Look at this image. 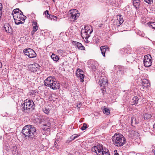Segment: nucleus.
<instances>
[{"mask_svg":"<svg viewBox=\"0 0 155 155\" xmlns=\"http://www.w3.org/2000/svg\"><path fill=\"white\" fill-rule=\"evenodd\" d=\"M24 52L26 55L30 58H35L36 56V54L35 51L30 48L25 50Z\"/></svg>","mask_w":155,"mask_h":155,"instance_id":"6e6552de","label":"nucleus"},{"mask_svg":"<svg viewBox=\"0 0 155 155\" xmlns=\"http://www.w3.org/2000/svg\"><path fill=\"white\" fill-rule=\"evenodd\" d=\"M5 31L10 33L12 31V28L9 24H5L4 27Z\"/></svg>","mask_w":155,"mask_h":155,"instance_id":"f3484780","label":"nucleus"},{"mask_svg":"<svg viewBox=\"0 0 155 155\" xmlns=\"http://www.w3.org/2000/svg\"><path fill=\"white\" fill-rule=\"evenodd\" d=\"M35 101L37 102L36 103H37L38 104L39 103V102L40 101H41L42 100V99L41 98L40 96H36L35 97Z\"/></svg>","mask_w":155,"mask_h":155,"instance_id":"7c9ffc66","label":"nucleus"},{"mask_svg":"<svg viewBox=\"0 0 155 155\" xmlns=\"http://www.w3.org/2000/svg\"><path fill=\"white\" fill-rule=\"evenodd\" d=\"M144 1L149 4H151L153 2L152 0H144Z\"/></svg>","mask_w":155,"mask_h":155,"instance_id":"58836bf2","label":"nucleus"},{"mask_svg":"<svg viewBox=\"0 0 155 155\" xmlns=\"http://www.w3.org/2000/svg\"><path fill=\"white\" fill-rule=\"evenodd\" d=\"M87 127V124L86 123H84L83 126L81 127V129L82 130H85Z\"/></svg>","mask_w":155,"mask_h":155,"instance_id":"f704fd0d","label":"nucleus"},{"mask_svg":"<svg viewBox=\"0 0 155 155\" xmlns=\"http://www.w3.org/2000/svg\"><path fill=\"white\" fill-rule=\"evenodd\" d=\"M52 20H53L54 21H56L57 19V18L56 16L54 15V16L53 17V18H52Z\"/></svg>","mask_w":155,"mask_h":155,"instance_id":"a18cd8bd","label":"nucleus"},{"mask_svg":"<svg viewBox=\"0 0 155 155\" xmlns=\"http://www.w3.org/2000/svg\"><path fill=\"white\" fill-rule=\"evenodd\" d=\"M53 0V1L54 2V0Z\"/></svg>","mask_w":155,"mask_h":155,"instance_id":"680f3d73","label":"nucleus"},{"mask_svg":"<svg viewBox=\"0 0 155 155\" xmlns=\"http://www.w3.org/2000/svg\"><path fill=\"white\" fill-rule=\"evenodd\" d=\"M112 139L114 145L118 147L123 146L126 142L125 138L120 134L115 133Z\"/></svg>","mask_w":155,"mask_h":155,"instance_id":"7ed1b4c3","label":"nucleus"},{"mask_svg":"<svg viewBox=\"0 0 155 155\" xmlns=\"http://www.w3.org/2000/svg\"><path fill=\"white\" fill-rule=\"evenodd\" d=\"M12 149L13 154L14 155H18V151L16 150L17 149V147L15 145L13 146Z\"/></svg>","mask_w":155,"mask_h":155,"instance_id":"412c9836","label":"nucleus"},{"mask_svg":"<svg viewBox=\"0 0 155 155\" xmlns=\"http://www.w3.org/2000/svg\"><path fill=\"white\" fill-rule=\"evenodd\" d=\"M99 84L100 86L101 89L102 91L103 94L104 93L105 87L107 84V80L106 77L101 76L100 78Z\"/></svg>","mask_w":155,"mask_h":155,"instance_id":"39448f33","label":"nucleus"},{"mask_svg":"<svg viewBox=\"0 0 155 155\" xmlns=\"http://www.w3.org/2000/svg\"><path fill=\"white\" fill-rule=\"evenodd\" d=\"M99 155H110L109 151L107 149H103L102 150L101 153L99 154Z\"/></svg>","mask_w":155,"mask_h":155,"instance_id":"6ab92c4d","label":"nucleus"},{"mask_svg":"<svg viewBox=\"0 0 155 155\" xmlns=\"http://www.w3.org/2000/svg\"><path fill=\"white\" fill-rule=\"evenodd\" d=\"M142 86L147 87L150 85V83L149 81L146 79H143L142 80V83L141 84Z\"/></svg>","mask_w":155,"mask_h":155,"instance_id":"4468645a","label":"nucleus"},{"mask_svg":"<svg viewBox=\"0 0 155 155\" xmlns=\"http://www.w3.org/2000/svg\"><path fill=\"white\" fill-rule=\"evenodd\" d=\"M103 112L104 114L107 115H108L110 113V111L109 109L105 107H104L103 109Z\"/></svg>","mask_w":155,"mask_h":155,"instance_id":"c756f323","label":"nucleus"},{"mask_svg":"<svg viewBox=\"0 0 155 155\" xmlns=\"http://www.w3.org/2000/svg\"><path fill=\"white\" fill-rule=\"evenodd\" d=\"M40 67V65L37 63L31 64L29 66V69L31 71L33 72H35L39 69Z\"/></svg>","mask_w":155,"mask_h":155,"instance_id":"9d476101","label":"nucleus"},{"mask_svg":"<svg viewBox=\"0 0 155 155\" xmlns=\"http://www.w3.org/2000/svg\"><path fill=\"white\" fill-rule=\"evenodd\" d=\"M17 18L18 19L21 20L23 21L25 20L26 18V16L23 14H20L19 15H17Z\"/></svg>","mask_w":155,"mask_h":155,"instance_id":"393cba45","label":"nucleus"},{"mask_svg":"<svg viewBox=\"0 0 155 155\" xmlns=\"http://www.w3.org/2000/svg\"><path fill=\"white\" fill-rule=\"evenodd\" d=\"M23 103L24 106L21 109L23 113H26L28 115L31 114L35 108L34 102L30 99H27Z\"/></svg>","mask_w":155,"mask_h":155,"instance_id":"f03ea898","label":"nucleus"},{"mask_svg":"<svg viewBox=\"0 0 155 155\" xmlns=\"http://www.w3.org/2000/svg\"><path fill=\"white\" fill-rule=\"evenodd\" d=\"M93 31V29H92L91 26L90 25H88L86 27H84V29L81 30V34L84 38L86 39H87L90 36V34Z\"/></svg>","mask_w":155,"mask_h":155,"instance_id":"20e7f679","label":"nucleus"},{"mask_svg":"<svg viewBox=\"0 0 155 155\" xmlns=\"http://www.w3.org/2000/svg\"><path fill=\"white\" fill-rule=\"evenodd\" d=\"M97 62L94 61L92 64H91V68L94 71H95L97 69Z\"/></svg>","mask_w":155,"mask_h":155,"instance_id":"4be33fe9","label":"nucleus"},{"mask_svg":"<svg viewBox=\"0 0 155 155\" xmlns=\"http://www.w3.org/2000/svg\"><path fill=\"white\" fill-rule=\"evenodd\" d=\"M72 44L74 45H75L76 47L79 49L84 50H85V48L82 44L79 42L76 41H73Z\"/></svg>","mask_w":155,"mask_h":155,"instance_id":"f8f14e48","label":"nucleus"},{"mask_svg":"<svg viewBox=\"0 0 155 155\" xmlns=\"http://www.w3.org/2000/svg\"><path fill=\"white\" fill-rule=\"evenodd\" d=\"M70 138L71 139V140H74V139L73 135L70 137Z\"/></svg>","mask_w":155,"mask_h":155,"instance_id":"09e8293b","label":"nucleus"},{"mask_svg":"<svg viewBox=\"0 0 155 155\" xmlns=\"http://www.w3.org/2000/svg\"><path fill=\"white\" fill-rule=\"evenodd\" d=\"M147 24L150 27H151L153 29H155V22H149L147 23Z\"/></svg>","mask_w":155,"mask_h":155,"instance_id":"c85d7f7f","label":"nucleus"},{"mask_svg":"<svg viewBox=\"0 0 155 155\" xmlns=\"http://www.w3.org/2000/svg\"><path fill=\"white\" fill-rule=\"evenodd\" d=\"M2 67V63L1 62H0V68H1Z\"/></svg>","mask_w":155,"mask_h":155,"instance_id":"5fc2aeb1","label":"nucleus"},{"mask_svg":"<svg viewBox=\"0 0 155 155\" xmlns=\"http://www.w3.org/2000/svg\"><path fill=\"white\" fill-rule=\"evenodd\" d=\"M43 111L46 114H48L50 110L48 108L45 107L43 109Z\"/></svg>","mask_w":155,"mask_h":155,"instance_id":"72a5a7b5","label":"nucleus"},{"mask_svg":"<svg viewBox=\"0 0 155 155\" xmlns=\"http://www.w3.org/2000/svg\"><path fill=\"white\" fill-rule=\"evenodd\" d=\"M54 16V15H49V16H48V18L49 19H51V20H52L53 17Z\"/></svg>","mask_w":155,"mask_h":155,"instance_id":"a19ab883","label":"nucleus"},{"mask_svg":"<svg viewBox=\"0 0 155 155\" xmlns=\"http://www.w3.org/2000/svg\"><path fill=\"white\" fill-rule=\"evenodd\" d=\"M69 13L71 21H74L79 16V13L78 12V11L76 9L70 10Z\"/></svg>","mask_w":155,"mask_h":155,"instance_id":"423d86ee","label":"nucleus"},{"mask_svg":"<svg viewBox=\"0 0 155 155\" xmlns=\"http://www.w3.org/2000/svg\"><path fill=\"white\" fill-rule=\"evenodd\" d=\"M131 123L132 124L135 123V124H137L138 123L137 118L136 119V118L135 117H131Z\"/></svg>","mask_w":155,"mask_h":155,"instance_id":"bb28decb","label":"nucleus"},{"mask_svg":"<svg viewBox=\"0 0 155 155\" xmlns=\"http://www.w3.org/2000/svg\"><path fill=\"white\" fill-rule=\"evenodd\" d=\"M74 137V139H75L76 138H77L78 137V136L77 134H74L73 135Z\"/></svg>","mask_w":155,"mask_h":155,"instance_id":"c03bdc74","label":"nucleus"},{"mask_svg":"<svg viewBox=\"0 0 155 155\" xmlns=\"http://www.w3.org/2000/svg\"><path fill=\"white\" fill-rule=\"evenodd\" d=\"M94 42L96 44H97L99 41V39L97 38H95L94 40Z\"/></svg>","mask_w":155,"mask_h":155,"instance_id":"4c0bfd02","label":"nucleus"},{"mask_svg":"<svg viewBox=\"0 0 155 155\" xmlns=\"http://www.w3.org/2000/svg\"><path fill=\"white\" fill-rule=\"evenodd\" d=\"M35 92L33 91H32V92H31V93L32 94H35Z\"/></svg>","mask_w":155,"mask_h":155,"instance_id":"4d7b16f0","label":"nucleus"},{"mask_svg":"<svg viewBox=\"0 0 155 155\" xmlns=\"http://www.w3.org/2000/svg\"><path fill=\"white\" fill-rule=\"evenodd\" d=\"M95 148L97 155H99V154L101 153L102 152V150L103 149V146L99 145V146L98 145L97 146H95Z\"/></svg>","mask_w":155,"mask_h":155,"instance_id":"2eb2a0df","label":"nucleus"},{"mask_svg":"<svg viewBox=\"0 0 155 155\" xmlns=\"http://www.w3.org/2000/svg\"><path fill=\"white\" fill-rule=\"evenodd\" d=\"M114 155H119L118 153H115Z\"/></svg>","mask_w":155,"mask_h":155,"instance_id":"6e6d98bb","label":"nucleus"},{"mask_svg":"<svg viewBox=\"0 0 155 155\" xmlns=\"http://www.w3.org/2000/svg\"><path fill=\"white\" fill-rule=\"evenodd\" d=\"M131 58L133 59V60H134L133 58H132V57H130V56H129V58H128V60H129V61H130V60H129V59H130V58ZM128 62H130V61H129ZM130 62H131V61H130Z\"/></svg>","mask_w":155,"mask_h":155,"instance_id":"603ef678","label":"nucleus"},{"mask_svg":"<svg viewBox=\"0 0 155 155\" xmlns=\"http://www.w3.org/2000/svg\"><path fill=\"white\" fill-rule=\"evenodd\" d=\"M91 150L92 152H94L96 153L95 146H94L93 147H92L91 149Z\"/></svg>","mask_w":155,"mask_h":155,"instance_id":"79ce46f5","label":"nucleus"},{"mask_svg":"<svg viewBox=\"0 0 155 155\" xmlns=\"http://www.w3.org/2000/svg\"><path fill=\"white\" fill-rule=\"evenodd\" d=\"M54 146H55V147L56 148H58V145L57 144V142H56V141H55V142L54 143Z\"/></svg>","mask_w":155,"mask_h":155,"instance_id":"37998d69","label":"nucleus"},{"mask_svg":"<svg viewBox=\"0 0 155 155\" xmlns=\"http://www.w3.org/2000/svg\"><path fill=\"white\" fill-rule=\"evenodd\" d=\"M81 103H80L79 104H78L77 106V107L78 108H80V107H81Z\"/></svg>","mask_w":155,"mask_h":155,"instance_id":"49530a36","label":"nucleus"},{"mask_svg":"<svg viewBox=\"0 0 155 155\" xmlns=\"http://www.w3.org/2000/svg\"><path fill=\"white\" fill-rule=\"evenodd\" d=\"M15 23L16 25H19L20 24H22L23 23V22L21 21L20 20H18V21H15Z\"/></svg>","mask_w":155,"mask_h":155,"instance_id":"c9c22d12","label":"nucleus"},{"mask_svg":"<svg viewBox=\"0 0 155 155\" xmlns=\"http://www.w3.org/2000/svg\"><path fill=\"white\" fill-rule=\"evenodd\" d=\"M51 58L54 61H57L59 60V57L54 54H53L51 55Z\"/></svg>","mask_w":155,"mask_h":155,"instance_id":"b1692460","label":"nucleus"},{"mask_svg":"<svg viewBox=\"0 0 155 155\" xmlns=\"http://www.w3.org/2000/svg\"><path fill=\"white\" fill-rule=\"evenodd\" d=\"M139 100V98L137 97L134 96L132 99V103H133L132 105H134L137 104Z\"/></svg>","mask_w":155,"mask_h":155,"instance_id":"a878e982","label":"nucleus"},{"mask_svg":"<svg viewBox=\"0 0 155 155\" xmlns=\"http://www.w3.org/2000/svg\"><path fill=\"white\" fill-rule=\"evenodd\" d=\"M2 3H0V11H2Z\"/></svg>","mask_w":155,"mask_h":155,"instance_id":"de8ad7c7","label":"nucleus"},{"mask_svg":"<svg viewBox=\"0 0 155 155\" xmlns=\"http://www.w3.org/2000/svg\"><path fill=\"white\" fill-rule=\"evenodd\" d=\"M154 155H155V150H154Z\"/></svg>","mask_w":155,"mask_h":155,"instance_id":"052dcab7","label":"nucleus"},{"mask_svg":"<svg viewBox=\"0 0 155 155\" xmlns=\"http://www.w3.org/2000/svg\"><path fill=\"white\" fill-rule=\"evenodd\" d=\"M44 120L47 123V124H44L43 125L44 126H48L49 127L51 126L50 123V118L45 117L44 118Z\"/></svg>","mask_w":155,"mask_h":155,"instance_id":"a211bd4d","label":"nucleus"},{"mask_svg":"<svg viewBox=\"0 0 155 155\" xmlns=\"http://www.w3.org/2000/svg\"><path fill=\"white\" fill-rule=\"evenodd\" d=\"M58 52H63V51L62 50H58Z\"/></svg>","mask_w":155,"mask_h":155,"instance_id":"3c124183","label":"nucleus"},{"mask_svg":"<svg viewBox=\"0 0 155 155\" xmlns=\"http://www.w3.org/2000/svg\"><path fill=\"white\" fill-rule=\"evenodd\" d=\"M60 83L55 79L53 83L50 86V88L53 90L58 89L60 88Z\"/></svg>","mask_w":155,"mask_h":155,"instance_id":"9b49d317","label":"nucleus"},{"mask_svg":"<svg viewBox=\"0 0 155 155\" xmlns=\"http://www.w3.org/2000/svg\"><path fill=\"white\" fill-rule=\"evenodd\" d=\"M55 80V78L51 76L48 77L44 81L45 85L50 87V86L53 83Z\"/></svg>","mask_w":155,"mask_h":155,"instance_id":"1a4fd4ad","label":"nucleus"},{"mask_svg":"<svg viewBox=\"0 0 155 155\" xmlns=\"http://www.w3.org/2000/svg\"><path fill=\"white\" fill-rule=\"evenodd\" d=\"M120 21H119L120 24H121L123 22L124 20L122 18H120V17H121L120 15Z\"/></svg>","mask_w":155,"mask_h":155,"instance_id":"ea45409f","label":"nucleus"},{"mask_svg":"<svg viewBox=\"0 0 155 155\" xmlns=\"http://www.w3.org/2000/svg\"><path fill=\"white\" fill-rule=\"evenodd\" d=\"M100 49L103 56L104 57H105V53L107 51H108V47L106 45L101 46L100 47Z\"/></svg>","mask_w":155,"mask_h":155,"instance_id":"ddd939ff","label":"nucleus"},{"mask_svg":"<svg viewBox=\"0 0 155 155\" xmlns=\"http://www.w3.org/2000/svg\"><path fill=\"white\" fill-rule=\"evenodd\" d=\"M115 151H117V150H115V151H114V152H115Z\"/></svg>","mask_w":155,"mask_h":155,"instance_id":"bf43d9fd","label":"nucleus"},{"mask_svg":"<svg viewBox=\"0 0 155 155\" xmlns=\"http://www.w3.org/2000/svg\"><path fill=\"white\" fill-rule=\"evenodd\" d=\"M38 29L37 23L36 22H34L33 24V31H36Z\"/></svg>","mask_w":155,"mask_h":155,"instance_id":"5701e85b","label":"nucleus"},{"mask_svg":"<svg viewBox=\"0 0 155 155\" xmlns=\"http://www.w3.org/2000/svg\"><path fill=\"white\" fill-rule=\"evenodd\" d=\"M84 76L83 74H81L80 73H79L78 74H77V76L80 77V81L81 82H83L84 81L83 79L84 78Z\"/></svg>","mask_w":155,"mask_h":155,"instance_id":"cd10ccee","label":"nucleus"},{"mask_svg":"<svg viewBox=\"0 0 155 155\" xmlns=\"http://www.w3.org/2000/svg\"><path fill=\"white\" fill-rule=\"evenodd\" d=\"M152 58L150 54L145 55L143 59V64L145 66L149 67L150 66L152 62Z\"/></svg>","mask_w":155,"mask_h":155,"instance_id":"0eeeda50","label":"nucleus"},{"mask_svg":"<svg viewBox=\"0 0 155 155\" xmlns=\"http://www.w3.org/2000/svg\"><path fill=\"white\" fill-rule=\"evenodd\" d=\"M36 132V128L33 126L27 125L22 128L21 136L25 137L26 139L30 140L35 138Z\"/></svg>","mask_w":155,"mask_h":155,"instance_id":"f257e3e1","label":"nucleus"},{"mask_svg":"<svg viewBox=\"0 0 155 155\" xmlns=\"http://www.w3.org/2000/svg\"><path fill=\"white\" fill-rule=\"evenodd\" d=\"M144 115V117L145 119L146 118V119H148L152 117V116L151 115V114H146Z\"/></svg>","mask_w":155,"mask_h":155,"instance_id":"2f4dec72","label":"nucleus"},{"mask_svg":"<svg viewBox=\"0 0 155 155\" xmlns=\"http://www.w3.org/2000/svg\"><path fill=\"white\" fill-rule=\"evenodd\" d=\"M19 10V8H16L15 9H14L13 11V15H14V14H16V15H18V13H19L18 12V11Z\"/></svg>","mask_w":155,"mask_h":155,"instance_id":"473e14b6","label":"nucleus"},{"mask_svg":"<svg viewBox=\"0 0 155 155\" xmlns=\"http://www.w3.org/2000/svg\"><path fill=\"white\" fill-rule=\"evenodd\" d=\"M36 31H33V30L31 32V34L32 35H34V34H35V32Z\"/></svg>","mask_w":155,"mask_h":155,"instance_id":"864d4df0","label":"nucleus"},{"mask_svg":"<svg viewBox=\"0 0 155 155\" xmlns=\"http://www.w3.org/2000/svg\"><path fill=\"white\" fill-rule=\"evenodd\" d=\"M133 3L134 6L137 8L140 5V0H133Z\"/></svg>","mask_w":155,"mask_h":155,"instance_id":"aec40b11","label":"nucleus"},{"mask_svg":"<svg viewBox=\"0 0 155 155\" xmlns=\"http://www.w3.org/2000/svg\"><path fill=\"white\" fill-rule=\"evenodd\" d=\"M118 70L117 71V74L119 76H121L124 73V68L122 67H118Z\"/></svg>","mask_w":155,"mask_h":155,"instance_id":"dca6fc26","label":"nucleus"},{"mask_svg":"<svg viewBox=\"0 0 155 155\" xmlns=\"http://www.w3.org/2000/svg\"><path fill=\"white\" fill-rule=\"evenodd\" d=\"M153 129L154 130H155V124H154L153 125Z\"/></svg>","mask_w":155,"mask_h":155,"instance_id":"13d9d810","label":"nucleus"},{"mask_svg":"<svg viewBox=\"0 0 155 155\" xmlns=\"http://www.w3.org/2000/svg\"><path fill=\"white\" fill-rule=\"evenodd\" d=\"M20 11V12L18 13V15H20V14H23V13L22 12H21V11Z\"/></svg>","mask_w":155,"mask_h":155,"instance_id":"8fccbe9b","label":"nucleus"},{"mask_svg":"<svg viewBox=\"0 0 155 155\" xmlns=\"http://www.w3.org/2000/svg\"><path fill=\"white\" fill-rule=\"evenodd\" d=\"M45 15L47 17V18H48V16H49V15H51L49 14V13L48 11L47 10L45 12Z\"/></svg>","mask_w":155,"mask_h":155,"instance_id":"e433bc0d","label":"nucleus"}]
</instances>
